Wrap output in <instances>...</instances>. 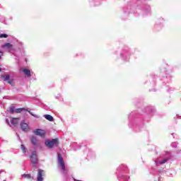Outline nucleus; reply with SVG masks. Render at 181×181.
Segmentation results:
<instances>
[{"label": "nucleus", "instance_id": "1", "mask_svg": "<svg viewBox=\"0 0 181 181\" xmlns=\"http://www.w3.org/2000/svg\"><path fill=\"white\" fill-rule=\"evenodd\" d=\"M45 145L47 148L49 149H52L54 146H59V139H53L52 140H46L45 141Z\"/></svg>", "mask_w": 181, "mask_h": 181}, {"label": "nucleus", "instance_id": "2", "mask_svg": "<svg viewBox=\"0 0 181 181\" xmlns=\"http://www.w3.org/2000/svg\"><path fill=\"white\" fill-rule=\"evenodd\" d=\"M30 158L33 168H36V165H37V154H36V151L33 152Z\"/></svg>", "mask_w": 181, "mask_h": 181}, {"label": "nucleus", "instance_id": "3", "mask_svg": "<svg viewBox=\"0 0 181 181\" xmlns=\"http://www.w3.org/2000/svg\"><path fill=\"white\" fill-rule=\"evenodd\" d=\"M6 122L10 127H16L19 122V118L13 117L11 120V124L9 123V120L8 119H6Z\"/></svg>", "mask_w": 181, "mask_h": 181}, {"label": "nucleus", "instance_id": "4", "mask_svg": "<svg viewBox=\"0 0 181 181\" xmlns=\"http://www.w3.org/2000/svg\"><path fill=\"white\" fill-rule=\"evenodd\" d=\"M58 165L61 167V169L63 172H66V165H64V160H63V158L60 154H58Z\"/></svg>", "mask_w": 181, "mask_h": 181}, {"label": "nucleus", "instance_id": "5", "mask_svg": "<svg viewBox=\"0 0 181 181\" xmlns=\"http://www.w3.org/2000/svg\"><path fill=\"white\" fill-rule=\"evenodd\" d=\"M2 49H7L9 52H12L13 50V45L9 42H6L1 45Z\"/></svg>", "mask_w": 181, "mask_h": 181}, {"label": "nucleus", "instance_id": "6", "mask_svg": "<svg viewBox=\"0 0 181 181\" xmlns=\"http://www.w3.org/2000/svg\"><path fill=\"white\" fill-rule=\"evenodd\" d=\"M45 175V171L43 170H38L37 180L43 181V176Z\"/></svg>", "mask_w": 181, "mask_h": 181}, {"label": "nucleus", "instance_id": "7", "mask_svg": "<svg viewBox=\"0 0 181 181\" xmlns=\"http://www.w3.org/2000/svg\"><path fill=\"white\" fill-rule=\"evenodd\" d=\"M4 81H8V84L11 86H15V82H13V78L11 79V76L9 75L4 76Z\"/></svg>", "mask_w": 181, "mask_h": 181}, {"label": "nucleus", "instance_id": "8", "mask_svg": "<svg viewBox=\"0 0 181 181\" xmlns=\"http://www.w3.org/2000/svg\"><path fill=\"white\" fill-rule=\"evenodd\" d=\"M21 128L24 132H28V131H29V125L25 123V122L21 123Z\"/></svg>", "mask_w": 181, "mask_h": 181}, {"label": "nucleus", "instance_id": "9", "mask_svg": "<svg viewBox=\"0 0 181 181\" xmlns=\"http://www.w3.org/2000/svg\"><path fill=\"white\" fill-rule=\"evenodd\" d=\"M34 134H35V135H39L40 136H45V131H43L40 129H37L34 132Z\"/></svg>", "mask_w": 181, "mask_h": 181}, {"label": "nucleus", "instance_id": "10", "mask_svg": "<svg viewBox=\"0 0 181 181\" xmlns=\"http://www.w3.org/2000/svg\"><path fill=\"white\" fill-rule=\"evenodd\" d=\"M31 143L33 145H34V146H37V138H36L35 136H31Z\"/></svg>", "mask_w": 181, "mask_h": 181}, {"label": "nucleus", "instance_id": "11", "mask_svg": "<svg viewBox=\"0 0 181 181\" xmlns=\"http://www.w3.org/2000/svg\"><path fill=\"white\" fill-rule=\"evenodd\" d=\"M44 117L45 118V119H47L48 121H50L51 122H52V121H54L53 117L50 115H45Z\"/></svg>", "mask_w": 181, "mask_h": 181}, {"label": "nucleus", "instance_id": "12", "mask_svg": "<svg viewBox=\"0 0 181 181\" xmlns=\"http://www.w3.org/2000/svg\"><path fill=\"white\" fill-rule=\"evenodd\" d=\"M23 71L25 74V76H28V77H30V71L29 69H25L23 70Z\"/></svg>", "mask_w": 181, "mask_h": 181}, {"label": "nucleus", "instance_id": "13", "mask_svg": "<svg viewBox=\"0 0 181 181\" xmlns=\"http://www.w3.org/2000/svg\"><path fill=\"white\" fill-rule=\"evenodd\" d=\"M156 162V165H163V163H166V162H168V158H164L163 160L158 162Z\"/></svg>", "mask_w": 181, "mask_h": 181}, {"label": "nucleus", "instance_id": "14", "mask_svg": "<svg viewBox=\"0 0 181 181\" xmlns=\"http://www.w3.org/2000/svg\"><path fill=\"white\" fill-rule=\"evenodd\" d=\"M23 177L25 179H32V176H30V174H23Z\"/></svg>", "mask_w": 181, "mask_h": 181}, {"label": "nucleus", "instance_id": "15", "mask_svg": "<svg viewBox=\"0 0 181 181\" xmlns=\"http://www.w3.org/2000/svg\"><path fill=\"white\" fill-rule=\"evenodd\" d=\"M13 112H16L15 106H11L10 107V114H13Z\"/></svg>", "mask_w": 181, "mask_h": 181}, {"label": "nucleus", "instance_id": "16", "mask_svg": "<svg viewBox=\"0 0 181 181\" xmlns=\"http://www.w3.org/2000/svg\"><path fill=\"white\" fill-rule=\"evenodd\" d=\"M177 145H179V144L177 142H173L171 144L172 148H177Z\"/></svg>", "mask_w": 181, "mask_h": 181}, {"label": "nucleus", "instance_id": "17", "mask_svg": "<svg viewBox=\"0 0 181 181\" xmlns=\"http://www.w3.org/2000/svg\"><path fill=\"white\" fill-rule=\"evenodd\" d=\"M24 110H25V108H18V109L16 110V114H20V112L21 111H23Z\"/></svg>", "mask_w": 181, "mask_h": 181}, {"label": "nucleus", "instance_id": "18", "mask_svg": "<svg viewBox=\"0 0 181 181\" xmlns=\"http://www.w3.org/2000/svg\"><path fill=\"white\" fill-rule=\"evenodd\" d=\"M21 149H22L23 153H26V147H25V145H23V144L21 145Z\"/></svg>", "mask_w": 181, "mask_h": 181}, {"label": "nucleus", "instance_id": "19", "mask_svg": "<svg viewBox=\"0 0 181 181\" xmlns=\"http://www.w3.org/2000/svg\"><path fill=\"white\" fill-rule=\"evenodd\" d=\"M4 37L6 39V37H8V34H0V38L2 39Z\"/></svg>", "mask_w": 181, "mask_h": 181}, {"label": "nucleus", "instance_id": "20", "mask_svg": "<svg viewBox=\"0 0 181 181\" xmlns=\"http://www.w3.org/2000/svg\"><path fill=\"white\" fill-rule=\"evenodd\" d=\"M29 114H30V115H32V117H34L35 118H37V115L33 114V112L28 111Z\"/></svg>", "mask_w": 181, "mask_h": 181}, {"label": "nucleus", "instance_id": "21", "mask_svg": "<svg viewBox=\"0 0 181 181\" xmlns=\"http://www.w3.org/2000/svg\"><path fill=\"white\" fill-rule=\"evenodd\" d=\"M4 56V52L2 51H0V59Z\"/></svg>", "mask_w": 181, "mask_h": 181}, {"label": "nucleus", "instance_id": "22", "mask_svg": "<svg viewBox=\"0 0 181 181\" xmlns=\"http://www.w3.org/2000/svg\"><path fill=\"white\" fill-rule=\"evenodd\" d=\"M122 166H124V169H127V167H125V165H122Z\"/></svg>", "mask_w": 181, "mask_h": 181}, {"label": "nucleus", "instance_id": "23", "mask_svg": "<svg viewBox=\"0 0 181 181\" xmlns=\"http://www.w3.org/2000/svg\"><path fill=\"white\" fill-rule=\"evenodd\" d=\"M2 71V69L0 68V72H1Z\"/></svg>", "mask_w": 181, "mask_h": 181}, {"label": "nucleus", "instance_id": "24", "mask_svg": "<svg viewBox=\"0 0 181 181\" xmlns=\"http://www.w3.org/2000/svg\"><path fill=\"white\" fill-rule=\"evenodd\" d=\"M3 181H6V180H3Z\"/></svg>", "mask_w": 181, "mask_h": 181}]
</instances>
